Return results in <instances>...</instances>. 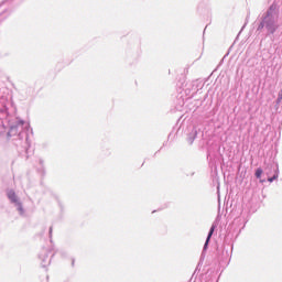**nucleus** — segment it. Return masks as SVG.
<instances>
[{
	"mask_svg": "<svg viewBox=\"0 0 282 282\" xmlns=\"http://www.w3.org/2000/svg\"><path fill=\"white\" fill-rule=\"evenodd\" d=\"M273 180H279V172H275L273 177L268 178V182L272 183Z\"/></svg>",
	"mask_w": 282,
	"mask_h": 282,
	"instance_id": "nucleus-4",
	"label": "nucleus"
},
{
	"mask_svg": "<svg viewBox=\"0 0 282 282\" xmlns=\"http://www.w3.org/2000/svg\"><path fill=\"white\" fill-rule=\"evenodd\" d=\"M213 232H215V225H213L209 230V234H208L206 242H205V248L208 246V242L210 241V237H213Z\"/></svg>",
	"mask_w": 282,
	"mask_h": 282,
	"instance_id": "nucleus-2",
	"label": "nucleus"
},
{
	"mask_svg": "<svg viewBox=\"0 0 282 282\" xmlns=\"http://www.w3.org/2000/svg\"><path fill=\"white\" fill-rule=\"evenodd\" d=\"M8 198L13 204H18L19 203V198L17 197V193H14V191H12V189L8 192Z\"/></svg>",
	"mask_w": 282,
	"mask_h": 282,
	"instance_id": "nucleus-1",
	"label": "nucleus"
},
{
	"mask_svg": "<svg viewBox=\"0 0 282 282\" xmlns=\"http://www.w3.org/2000/svg\"><path fill=\"white\" fill-rule=\"evenodd\" d=\"M261 175H263V170L261 167L257 169L256 171V177L260 180Z\"/></svg>",
	"mask_w": 282,
	"mask_h": 282,
	"instance_id": "nucleus-3",
	"label": "nucleus"
}]
</instances>
